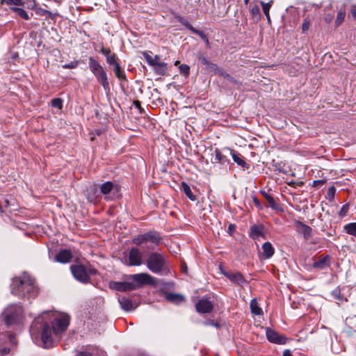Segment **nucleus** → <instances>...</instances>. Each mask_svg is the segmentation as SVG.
<instances>
[{
  "mask_svg": "<svg viewBox=\"0 0 356 356\" xmlns=\"http://www.w3.org/2000/svg\"><path fill=\"white\" fill-rule=\"evenodd\" d=\"M70 324V316L64 313L47 312L35 318L30 329L31 337L34 339L41 329L42 346L49 348L54 346Z\"/></svg>",
  "mask_w": 356,
  "mask_h": 356,
  "instance_id": "nucleus-1",
  "label": "nucleus"
},
{
  "mask_svg": "<svg viewBox=\"0 0 356 356\" xmlns=\"http://www.w3.org/2000/svg\"><path fill=\"white\" fill-rule=\"evenodd\" d=\"M11 291L15 296L27 299L34 298L38 294V289L34 280L26 273L13 279Z\"/></svg>",
  "mask_w": 356,
  "mask_h": 356,
  "instance_id": "nucleus-2",
  "label": "nucleus"
},
{
  "mask_svg": "<svg viewBox=\"0 0 356 356\" xmlns=\"http://www.w3.org/2000/svg\"><path fill=\"white\" fill-rule=\"evenodd\" d=\"M147 268L154 273L167 275L169 273V266L164 257L158 253H152L147 259Z\"/></svg>",
  "mask_w": 356,
  "mask_h": 356,
  "instance_id": "nucleus-3",
  "label": "nucleus"
},
{
  "mask_svg": "<svg viewBox=\"0 0 356 356\" xmlns=\"http://www.w3.org/2000/svg\"><path fill=\"white\" fill-rule=\"evenodd\" d=\"M70 268L74 278L83 283L88 282L90 277L97 273V270L94 268L81 264L73 265Z\"/></svg>",
  "mask_w": 356,
  "mask_h": 356,
  "instance_id": "nucleus-4",
  "label": "nucleus"
},
{
  "mask_svg": "<svg viewBox=\"0 0 356 356\" xmlns=\"http://www.w3.org/2000/svg\"><path fill=\"white\" fill-rule=\"evenodd\" d=\"M22 309L20 305H10L3 312V317L7 325L16 324L22 316Z\"/></svg>",
  "mask_w": 356,
  "mask_h": 356,
  "instance_id": "nucleus-5",
  "label": "nucleus"
},
{
  "mask_svg": "<svg viewBox=\"0 0 356 356\" xmlns=\"http://www.w3.org/2000/svg\"><path fill=\"white\" fill-rule=\"evenodd\" d=\"M130 278L134 281L132 283L136 284L137 289L145 284L155 285L156 284V279L145 273L132 275Z\"/></svg>",
  "mask_w": 356,
  "mask_h": 356,
  "instance_id": "nucleus-6",
  "label": "nucleus"
},
{
  "mask_svg": "<svg viewBox=\"0 0 356 356\" xmlns=\"http://www.w3.org/2000/svg\"><path fill=\"white\" fill-rule=\"evenodd\" d=\"M143 254L137 248H132L129 252V266H138L143 263Z\"/></svg>",
  "mask_w": 356,
  "mask_h": 356,
  "instance_id": "nucleus-7",
  "label": "nucleus"
},
{
  "mask_svg": "<svg viewBox=\"0 0 356 356\" xmlns=\"http://www.w3.org/2000/svg\"><path fill=\"white\" fill-rule=\"evenodd\" d=\"M212 302L206 297L202 298L195 304V308L198 313L207 314L211 312L213 310Z\"/></svg>",
  "mask_w": 356,
  "mask_h": 356,
  "instance_id": "nucleus-8",
  "label": "nucleus"
},
{
  "mask_svg": "<svg viewBox=\"0 0 356 356\" xmlns=\"http://www.w3.org/2000/svg\"><path fill=\"white\" fill-rule=\"evenodd\" d=\"M266 335L267 339L270 342L277 344H285L286 342V338L285 336L279 334L277 332L270 328L266 329Z\"/></svg>",
  "mask_w": 356,
  "mask_h": 356,
  "instance_id": "nucleus-9",
  "label": "nucleus"
},
{
  "mask_svg": "<svg viewBox=\"0 0 356 356\" xmlns=\"http://www.w3.org/2000/svg\"><path fill=\"white\" fill-rule=\"evenodd\" d=\"M110 287L119 291H129L137 289L134 283L129 282H112L110 283Z\"/></svg>",
  "mask_w": 356,
  "mask_h": 356,
  "instance_id": "nucleus-10",
  "label": "nucleus"
},
{
  "mask_svg": "<svg viewBox=\"0 0 356 356\" xmlns=\"http://www.w3.org/2000/svg\"><path fill=\"white\" fill-rule=\"evenodd\" d=\"M250 236L254 241L265 238L264 227L262 225H254L250 227Z\"/></svg>",
  "mask_w": 356,
  "mask_h": 356,
  "instance_id": "nucleus-11",
  "label": "nucleus"
},
{
  "mask_svg": "<svg viewBox=\"0 0 356 356\" xmlns=\"http://www.w3.org/2000/svg\"><path fill=\"white\" fill-rule=\"evenodd\" d=\"M294 226L296 230L302 234L305 239H308L312 236V229L309 226L300 221H296Z\"/></svg>",
  "mask_w": 356,
  "mask_h": 356,
  "instance_id": "nucleus-12",
  "label": "nucleus"
},
{
  "mask_svg": "<svg viewBox=\"0 0 356 356\" xmlns=\"http://www.w3.org/2000/svg\"><path fill=\"white\" fill-rule=\"evenodd\" d=\"M74 356H106V353L96 347H90Z\"/></svg>",
  "mask_w": 356,
  "mask_h": 356,
  "instance_id": "nucleus-13",
  "label": "nucleus"
},
{
  "mask_svg": "<svg viewBox=\"0 0 356 356\" xmlns=\"http://www.w3.org/2000/svg\"><path fill=\"white\" fill-rule=\"evenodd\" d=\"M72 257V252H70V250L64 249V250H60L56 255L55 260L57 262L65 264V263L70 262Z\"/></svg>",
  "mask_w": 356,
  "mask_h": 356,
  "instance_id": "nucleus-14",
  "label": "nucleus"
},
{
  "mask_svg": "<svg viewBox=\"0 0 356 356\" xmlns=\"http://www.w3.org/2000/svg\"><path fill=\"white\" fill-rule=\"evenodd\" d=\"M145 242H150L154 245H159L161 241V237L159 232L149 231L144 234Z\"/></svg>",
  "mask_w": 356,
  "mask_h": 356,
  "instance_id": "nucleus-15",
  "label": "nucleus"
},
{
  "mask_svg": "<svg viewBox=\"0 0 356 356\" xmlns=\"http://www.w3.org/2000/svg\"><path fill=\"white\" fill-rule=\"evenodd\" d=\"M118 302L120 305L121 308L125 311L129 312L134 310L136 309V306L133 303L132 300L124 296L120 297L118 298Z\"/></svg>",
  "mask_w": 356,
  "mask_h": 356,
  "instance_id": "nucleus-16",
  "label": "nucleus"
},
{
  "mask_svg": "<svg viewBox=\"0 0 356 356\" xmlns=\"http://www.w3.org/2000/svg\"><path fill=\"white\" fill-rule=\"evenodd\" d=\"M89 67L95 76H98V74L104 71L98 61L92 57L89 58Z\"/></svg>",
  "mask_w": 356,
  "mask_h": 356,
  "instance_id": "nucleus-17",
  "label": "nucleus"
},
{
  "mask_svg": "<svg viewBox=\"0 0 356 356\" xmlns=\"http://www.w3.org/2000/svg\"><path fill=\"white\" fill-rule=\"evenodd\" d=\"M262 257L264 259H270L275 253V249L270 242H265L262 245Z\"/></svg>",
  "mask_w": 356,
  "mask_h": 356,
  "instance_id": "nucleus-18",
  "label": "nucleus"
},
{
  "mask_svg": "<svg viewBox=\"0 0 356 356\" xmlns=\"http://www.w3.org/2000/svg\"><path fill=\"white\" fill-rule=\"evenodd\" d=\"M225 276L227 277L232 282L237 284H242L245 280L243 277V275L240 273H225Z\"/></svg>",
  "mask_w": 356,
  "mask_h": 356,
  "instance_id": "nucleus-19",
  "label": "nucleus"
},
{
  "mask_svg": "<svg viewBox=\"0 0 356 356\" xmlns=\"http://www.w3.org/2000/svg\"><path fill=\"white\" fill-rule=\"evenodd\" d=\"M213 163H225L228 161L227 156L222 154L219 149H216L213 153V157L211 159Z\"/></svg>",
  "mask_w": 356,
  "mask_h": 356,
  "instance_id": "nucleus-20",
  "label": "nucleus"
},
{
  "mask_svg": "<svg viewBox=\"0 0 356 356\" xmlns=\"http://www.w3.org/2000/svg\"><path fill=\"white\" fill-rule=\"evenodd\" d=\"M330 257L325 256L320 258L313 264V267L317 269H324L329 266Z\"/></svg>",
  "mask_w": 356,
  "mask_h": 356,
  "instance_id": "nucleus-21",
  "label": "nucleus"
},
{
  "mask_svg": "<svg viewBox=\"0 0 356 356\" xmlns=\"http://www.w3.org/2000/svg\"><path fill=\"white\" fill-rule=\"evenodd\" d=\"M165 298L168 301L175 304H179L185 300L184 297L180 294L169 293L165 296Z\"/></svg>",
  "mask_w": 356,
  "mask_h": 356,
  "instance_id": "nucleus-22",
  "label": "nucleus"
},
{
  "mask_svg": "<svg viewBox=\"0 0 356 356\" xmlns=\"http://www.w3.org/2000/svg\"><path fill=\"white\" fill-rule=\"evenodd\" d=\"M98 81L102 85L105 90H109V83L105 71L101 72L98 76H95Z\"/></svg>",
  "mask_w": 356,
  "mask_h": 356,
  "instance_id": "nucleus-23",
  "label": "nucleus"
},
{
  "mask_svg": "<svg viewBox=\"0 0 356 356\" xmlns=\"http://www.w3.org/2000/svg\"><path fill=\"white\" fill-rule=\"evenodd\" d=\"M152 67H154L155 72L159 75L165 74L168 70L167 64L163 62L155 63Z\"/></svg>",
  "mask_w": 356,
  "mask_h": 356,
  "instance_id": "nucleus-24",
  "label": "nucleus"
},
{
  "mask_svg": "<svg viewBox=\"0 0 356 356\" xmlns=\"http://www.w3.org/2000/svg\"><path fill=\"white\" fill-rule=\"evenodd\" d=\"M33 10L35 11V13L37 15L40 16L47 15L51 19H54L56 16L57 15L56 13H52L51 12L44 8H42L41 7L37 8L36 6H35V8Z\"/></svg>",
  "mask_w": 356,
  "mask_h": 356,
  "instance_id": "nucleus-25",
  "label": "nucleus"
},
{
  "mask_svg": "<svg viewBox=\"0 0 356 356\" xmlns=\"http://www.w3.org/2000/svg\"><path fill=\"white\" fill-rule=\"evenodd\" d=\"M250 307L253 314L259 316L263 314L262 309L259 307L256 299L251 300Z\"/></svg>",
  "mask_w": 356,
  "mask_h": 356,
  "instance_id": "nucleus-26",
  "label": "nucleus"
},
{
  "mask_svg": "<svg viewBox=\"0 0 356 356\" xmlns=\"http://www.w3.org/2000/svg\"><path fill=\"white\" fill-rule=\"evenodd\" d=\"M10 10L16 13L21 18L29 20L30 19L28 13L20 7H10Z\"/></svg>",
  "mask_w": 356,
  "mask_h": 356,
  "instance_id": "nucleus-27",
  "label": "nucleus"
},
{
  "mask_svg": "<svg viewBox=\"0 0 356 356\" xmlns=\"http://www.w3.org/2000/svg\"><path fill=\"white\" fill-rule=\"evenodd\" d=\"M231 155L232 156L233 160L236 162L238 165L241 167H245L247 163L243 160V159L241 156L240 154H236L234 151H230Z\"/></svg>",
  "mask_w": 356,
  "mask_h": 356,
  "instance_id": "nucleus-28",
  "label": "nucleus"
},
{
  "mask_svg": "<svg viewBox=\"0 0 356 356\" xmlns=\"http://www.w3.org/2000/svg\"><path fill=\"white\" fill-rule=\"evenodd\" d=\"M346 10L345 8H341L337 15L336 19H335V26L336 27H338L340 24H341L345 19L346 17Z\"/></svg>",
  "mask_w": 356,
  "mask_h": 356,
  "instance_id": "nucleus-29",
  "label": "nucleus"
},
{
  "mask_svg": "<svg viewBox=\"0 0 356 356\" xmlns=\"http://www.w3.org/2000/svg\"><path fill=\"white\" fill-rule=\"evenodd\" d=\"M10 7H19L26 6L27 8V1L25 0H6V3Z\"/></svg>",
  "mask_w": 356,
  "mask_h": 356,
  "instance_id": "nucleus-30",
  "label": "nucleus"
},
{
  "mask_svg": "<svg viewBox=\"0 0 356 356\" xmlns=\"http://www.w3.org/2000/svg\"><path fill=\"white\" fill-rule=\"evenodd\" d=\"M114 188V185L111 181H106L102 184L100 186L101 192L103 194H108Z\"/></svg>",
  "mask_w": 356,
  "mask_h": 356,
  "instance_id": "nucleus-31",
  "label": "nucleus"
},
{
  "mask_svg": "<svg viewBox=\"0 0 356 356\" xmlns=\"http://www.w3.org/2000/svg\"><path fill=\"white\" fill-rule=\"evenodd\" d=\"M345 231L353 236H356V222H351L344 226Z\"/></svg>",
  "mask_w": 356,
  "mask_h": 356,
  "instance_id": "nucleus-32",
  "label": "nucleus"
},
{
  "mask_svg": "<svg viewBox=\"0 0 356 356\" xmlns=\"http://www.w3.org/2000/svg\"><path fill=\"white\" fill-rule=\"evenodd\" d=\"M272 3H273V1H270L268 3H264L263 1H261V4L262 6L263 12H264V15H266V18L268 19H270L269 11H270V8L272 6Z\"/></svg>",
  "mask_w": 356,
  "mask_h": 356,
  "instance_id": "nucleus-33",
  "label": "nucleus"
},
{
  "mask_svg": "<svg viewBox=\"0 0 356 356\" xmlns=\"http://www.w3.org/2000/svg\"><path fill=\"white\" fill-rule=\"evenodd\" d=\"M114 72L117 78L119 79H126V75L124 72L122 70L120 64L116 65L113 68Z\"/></svg>",
  "mask_w": 356,
  "mask_h": 356,
  "instance_id": "nucleus-34",
  "label": "nucleus"
},
{
  "mask_svg": "<svg viewBox=\"0 0 356 356\" xmlns=\"http://www.w3.org/2000/svg\"><path fill=\"white\" fill-rule=\"evenodd\" d=\"M181 190L189 199H191V200H193V195L191 191V189L190 186L185 182H182L181 184Z\"/></svg>",
  "mask_w": 356,
  "mask_h": 356,
  "instance_id": "nucleus-35",
  "label": "nucleus"
},
{
  "mask_svg": "<svg viewBox=\"0 0 356 356\" xmlns=\"http://www.w3.org/2000/svg\"><path fill=\"white\" fill-rule=\"evenodd\" d=\"M216 74L222 76L223 78L227 79L232 83H236V80H235L232 76H231L229 74H227L221 68L219 69Z\"/></svg>",
  "mask_w": 356,
  "mask_h": 356,
  "instance_id": "nucleus-36",
  "label": "nucleus"
},
{
  "mask_svg": "<svg viewBox=\"0 0 356 356\" xmlns=\"http://www.w3.org/2000/svg\"><path fill=\"white\" fill-rule=\"evenodd\" d=\"M311 22H312V19L309 16L306 17L304 19L303 23L302 24V33H306L309 30L310 25H311Z\"/></svg>",
  "mask_w": 356,
  "mask_h": 356,
  "instance_id": "nucleus-37",
  "label": "nucleus"
},
{
  "mask_svg": "<svg viewBox=\"0 0 356 356\" xmlns=\"http://www.w3.org/2000/svg\"><path fill=\"white\" fill-rule=\"evenodd\" d=\"M204 65L206 66L207 70L213 72L215 74H216L220 69L216 64L211 63L209 60Z\"/></svg>",
  "mask_w": 356,
  "mask_h": 356,
  "instance_id": "nucleus-38",
  "label": "nucleus"
},
{
  "mask_svg": "<svg viewBox=\"0 0 356 356\" xmlns=\"http://www.w3.org/2000/svg\"><path fill=\"white\" fill-rule=\"evenodd\" d=\"M204 65L206 66L207 70L213 72L215 74H216L220 69L216 64L211 63L209 60Z\"/></svg>",
  "mask_w": 356,
  "mask_h": 356,
  "instance_id": "nucleus-39",
  "label": "nucleus"
},
{
  "mask_svg": "<svg viewBox=\"0 0 356 356\" xmlns=\"http://www.w3.org/2000/svg\"><path fill=\"white\" fill-rule=\"evenodd\" d=\"M204 65L206 66L207 70L213 72L215 74H216L220 69L216 64L211 63L209 60Z\"/></svg>",
  "mask_w": 356,
  "mask_h": 356,
  "instance_id": "nucleus-40",
  "label": "nucleus"
},
{
  "mask_svg": "<svg viewBox=\"0 0 356 356\" xmlns=\"http://www.w3.org/2000/svg\"><path fill=\"white\" fill-rule=\"evenodd\" d=\"M106 61L110 65H113V67H115L116 65H119L118 59L115 54H113L110 56H108Z\"/></svg>",
  "mask_w": 356,
  "mask_h": 356,
  "instance_id": "nucleus-41",
  "label": "nucleus"
},
{
  "mask_svg": "<svg viewBox=\"0 0 356 356\" xmlns=\"http://www.w3.org/2000/svg\"><path fill=\"white\" fill-rule=\"evenodd\" d=\"M250 13L253 18L259 19L261 16L260 9L257 5H254L251 8Z\"/></svg>",
  "mask_w": 356,
  "mask_h": 356,
  "instance_id": "nucleus-42",
  "label": "nucleus"
},
{
  "mask_svg": "<svg viewBox=\"0 0 356 356\" xmlns=\"http://www.w3.org/2000/svg\"><path fill=\"white\" fill-rule=\"evenodd\" d=\"M335 193H336V188L334 186H332L329 187V188L327 189L325 197L327 199L331 200L334 198Z\"/></svg>",
  "mask_w": 356,
  "mask_h": 356,
  "instance_id": "nucleus-43",
  "label": "nucleus"
},
{
  "mask_svg": "<svg viewBox=\"0 0 356 356\" xmlns=\"http://www.w3.org/2000/svg\"><path fill=\"white\" fill-rule=\"evenodd\" d=\"M51 106L53 107L61 109L63 108V100L60 98H54L51 100Z\"/></svg>",
  "mask_w": 356,
  "mask_h": 356,
  "instance_id": "nucleus-44",
  "label": "nucleus"
},
{
  "mask_svg": "<svg viewBox=\"0 0 356 356\" xmlns=\"http://www.w3.org/2000/svg\"><path fill=\"white\" fill-rule=\"evenodd\" d=\"M145 242V235L141 234L133 238V243L137 245H140Z\"/></svg>",
  "mask_w": 356,
  "mask_h": 356,
  "instance_id": "nucleus-45",
  "label": "nucleus"
},
{
  "mask_svg": "<svg viewBox=\"0 0 356 356\" xmlns=\"http://www.w3.org/2000/svg\"><path fill=\"white\" fill-rule=\"evenodd\" d=\"M267 207H270L273 209L276 210L277 211H282V209L279 202H268Z\"/></svg>",
  "mask_w": 356,
  "mask_h": 356,
  "instance_id": "nucleus-46",
  "label": "nucleus"
},
{
  "mask_svg": "<svg viewBox=\"0 0 356 356\" xmlns=\"http://www.w3.org/2000/svg\"><path fill=\"white\" fill-rule=\"evenodd\" d=\"M143 56L145 58V60L148 63L149 65L153 66L154 65L155 63L153 62V57L149 55V54L147 51L143 52Z\"/></svg>",
  "mask_w": 356,
  "mask_h": 356,
  "instance_id": "nucleus-47",
  "label": "nucleus"
},
{
  "mask_svg": "<svg viewBox=\"0 0 356 356\" xmlns=\"http://www.w3.org/2000/svg\"><path fill=\"white\" fill-rule=\"evenodd\" d=\"M79 63V62L78 60H74L71 61L70 63L63 65L62 67L64 69H74L78 66Z\"/></svg>",
  "mask_w": 356,
  "mask_h": 356,
  "instance_id": "nucleus-48",
  "label": "nucleus"
},
{
  "mask_svg": "<svg viewBox=\"0 0 356 356\" xmlns=\"http://www.w3.org/2000/svg\"><path fill=\"white\" fill-rule=\"evenodd\" d=\"M180 72L186 76H188L190 72V67L188 65L182 64L179 66Z\"/></svg>",
  "mask_w": 356,
  "mask_h": 356,
  "instance_id": "nucleus-49",
  "label": "nucleus"
},
{
  "mask_svg": "<svg viewBox=\"0 0 356 356\" xmlns=\"http://www.w3.org/2000/svg\"><path fill=\"white\" fill-rule=\"evenodd\" d=\"M100 51L106 57L110 56L111 54V51L108 48H104V47H102Z\"/></svg>",
  "mask_w": 356,
  "mask_h": 356,
  "instance_id": "nucleus-50",
  "label": "nucleus"
},
{
  "mask_svg": "<svg viewBox=\"0 0 356 356\" xmlns=\"http://www.w3.org/2000/svg\"><path fill=\"white\" fill-rule=\"evenodd\" d=\"M195 34L198 35L204 41L209 44V39L202 31L197 30Z\"/></svg>",
  "mask_w": 356,
  "mask_h": 356,
  "instance_id": "nucleus-51",
  "label": "nucleus"
},
{
  "mask_svg": "<svg viewBox=\"0 0 356 356\" xmlns=\"http://www.w3.org/2000/svg\"><path fill=\"white\" fill-rule=\"evenodd\" d=\"M348 209V204H345L342 207V208L340 210L339 215L340 216H344L346 213L347 212Z\"/></svg>",
  "mask_w": 356,
  "mask_h": 356,
  "instance_id": "nucleus-52",
  "label": "nucleus"
},
{
  "mask_svg": "<svg viewBox=\"0 0 356 356\" xmlns=\"http://www.w3.org/2000/svg\"><path fill=\"white\" fill-rule=\"evenodd\" d=\"M198 60L200 61V63L202 65H204L208 61V59L207 58V57L205 56H204L203 54L199 55Z\"/></svg>",
  "mask_w": 356,
  "mask_h": 356,
  "instance_id": "nucleus-53",
  "label": "nucleus"
},
{
  "mask_svg": "<svg viewBox=\"0 0 356 356\" xmlns=\"http://www.w3.org/2000/svg\"><path fill=\"white\" fill-rule=\"evenodd\" d=\"M3 205L0 204V213L6 212V208H7L9 202H3Z\"/></svg>",
  "mask_w": 356,
  "mask_h": 356,
  "instance_id": "nucleus-54",
  "label": "nucleus"
},
{
  "mask_svg": "<svg viewBox=\"0 0 356 356\" xmlns=\"http://www.w3.org/2000/svg\"><path fill=\"white\" fill-rule=\"evenodd\" d=\"M350 16L353 19H356V6H353L350 8Z\"/></svg>",
  "mask_w": 356,
  "mask_h": 356,
  "instance_id": "nucleus-55",
  "label": "nucleus"
},
{
  "mask_svg": "<svg viewBox=\"0 0 356 356\" xmlns=\"http://www.w3.org/2000/svg\"><path fill=\"white\" fill-rule=\"evenodd\" d=\"M332 296L337 300H341V298L340 296L339 291L338 290H334L332 293Z\"/></svg>",
  "mask_w": 356,
  "mask_h": 356,
  "instance_id": "nucleus-56",
  "label": "nucleus"
},
{
  "mask_svg": "<svg viewBox=\"0 0 356 356\" xmlns=\"http://www.w3.org/2000/svg\"><path fill=\"white\" fill-rule=\"evenodd\" d=\"M325 184L324 180H316L313 181L314 186H323Z\"/></svg>",
  "mask_w": 356,
  "mask_h": 356,
  "instance_id": "nucleus-57",
  "label": "nucleus"
},
{
  "mask_svg": "<svg viewBox=\"0 0 356 356\" xmlns=\"http://www.w3.org/2000/svg\"><path fill=\"white\" fill-rule=\"evenodd\" d=\"M184 25L191 31H193L194 33H196L197 29H195L193 26H192L189 23H186Z\"/></svg>",
  "mask_w": 356,
  "mask_h": 356,
  "instance_id": "nucleus-58",
  "label": "nucleus"
},
{
  "mask_svg": "<svg viewBox=\"0 0 356 356\" xmlns=\"http://www.w3.org/2000/svg\"><path fill=\"white\" fill-rule=\"evenodd\" d=\"M184 25L191 31H193L194 33H196L197 29H195L193 26H192L189 23H186Z\"/></svg>",
  "mask_w": 356,
  "mask_h": 356,
  "instance_id": "nucleus-59",
  "label": "nucleus"
},
{
  "mask_svg": "<svg viewBox=\"0 0 356 356\" xmlns=\"http://www.w3.org/2000/svg\"><path fill=\"white\" fill-rule=\"evenodd\" d=\"M332 19H333V17L331 15H327L325 17V21L327 24L330 23L332 22Z\"/></svg>",
  "mask_w": 356,
  "mask_h": 356,
  "instance_id": "nucleus-60",
  "label": "nucleus"
},
{
  "mask_svg": "<svg viewBox=\"0 0 356 356\" xmlns=\"http://www.w3.org/2000/svg\"><path fill=\"white\" fill-rule=\"evenodd\" d=\"M10 352V349L8 348H4L0 350V353L1 355H4L8 354Z\"/></svg>",
  "mask_w": 356,
  "mask_h": 356,
  "instance_id": "nucleus-61",
  "label": "nucleus"
},
{
  "mask_svg": "<svg viewBox=\"0 0 356 356\" xmlns=\"http://www.w3.org/2000/svg\"><path fill=\"white\" fill-rule=\"evenodd\" d=\"M283 356H293L289 350H285L283 353Z\"/></svg>",
  "mask_w": 356,
  "mask_h": 356,
  "instance_id": "nucleus-62",
  "label": "nucleus"
},
{
  "mask_svg": "<svg viewBox=\"0 0 356 356\" xmlns=\"http://www.w3.org/2000/svg\"><path fill=\"white\" fill-rule=\"evenodd\" d=\"M236 228L234 225H230L228 228V232L231 234Z\"/></svg>",
  "mask_w": 356,
  "mask_h": 356,
  "instance_id": "nucleus-63",
  "label": "nucleus"
},
{
  "mask_svg": "<svg viewBox=\"0 0 356 356\" xmlns=\"http://www.w3.org/2000/svg\"><path fill=\"white\" fill-rule=\"evenodd\" d=\"M153 62L154 63H160V57L157 55H156L154 57H153Z\"/></svg>",
  "mask_w": 356,
  "mask_h": 356,
  "instance_id": "nucleus-64",
  "label": "nucleus"
}]
</instances>
